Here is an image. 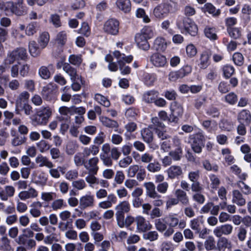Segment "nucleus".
Masks as SVG:
<instances>
[{"instance_id":"17","label":"nucleus","mask_w":251,"mask_h":251,"mask_svg":"<svg viewBox=\"0 0 251 251\" xmlns=\"http://www.w3.org/2000/svg\"><path fill=\"white\" fill-rule=\"evenodd\" d=\"M171 115L173 117V122H176L177 118L181 116L183 113V108L182 105L176 101L171 104Z\"/></svg>"},{"instance_id":"21","label":"nucleus","mask_w":251,"mask_h":251,"mask_svg":"<svg viewBox=\"0 0 251 251\" xmlns=\"http://www.w3.org/2000/svg\"><path fill=\"white\" fill-rule=\"evenodd\" d=\"M135 38L136 43L139 48L145 50L149 49L150 45L148 42V38L144 36L140 33L136 35Z\"/></svg>"},{"instance_id":"3","label":"nucleus","mask_w":251,"mask_h":251,"mask_svg":"<svg viewBox=\"0 0 251 251\" xmlns=\"http://www.w3.org/2000/svg\"><path fill=\"white\" fill-rule=\"evenodd\" d=\"M176 25L180 29H184L192 36H196L198 31L197 25L190 19L180 17L178 18Z\"/></svg>"},{"instance_id":"24","label":"nucleus","mask_w":251,"mask_h":251,"mask_svg":"<svg viewBox=\"0 0 251 251\" xmlns=\"http://www.w3.org/2000/svg\"><path fill=\"white\" fill-rule=\"evenodd\" d=\"M99 120L103 126L110 128H114L115 131H117L119 124L116 121L111 120L105 116H100Z\"/></svg>"},{"instance_id":"27","label":"nucleus","mask_w":251,"mask_h":251,"mask_svg":"<svg viewBox=\"0 0 251 251\" xmlns=\"http://www.w3.org/2000/svg\"><path fill=\"white\" fill-rule=\"evenodd\" d=\"M79 147L77 142L75 140H69L65 145V152L69 155H72L76 151Z\"/></svg>"},{"instance_id":"63","label":"nucleus","mask_w":251,"mask_h":251,"mask_svg":"<svg viewBox=\"0 0 251 251\" xmlns=\"http://www.w3.org/2000/svg\"><path fill=\"white\" fill-rule=\"evenodd\" d=\"M239 119L241 121H245L246 123H250L251 114L249 111L242 110L239 114Z\"/></svg>"},{"instance_id":"60","label":"nucleus","mask_w":251,"mask_h":251,"mask_svg":"<svg viewBox=\"0 0 251 251\" xmlns=\"http://www.w3.org/2000/svg\"><path fill=\"white\" fill-rule=\"evenodd\" d=\"M251 149L249 145L247 144L243 145L241 147V151L244 154V159L248 162H251V154H248L250 151Z\"/></svg>"},{"instance_id":"39","label":"nucleus","mask_w":251,"mask_h":251,"mask_svg":"<svg viewBox=\"0 0 251 251\" xmlns=\"http://www.w3.org/2000/svg\"><path fill=\"white\" fill-rule=\"evenodd\" d=\"M135 221L134 218L130 215H128L125 218V216L123 217L121 221L117 220V224L120 227H123L124 226L128 227L129 226L134 222Z\"/></svg>"},{"instance_id":"49","label":"nucleus","mask_w":251,"mask_h":251,"mask_svg":"<svg viewBox=\"0 0 251 251\" xmlns=\"http://www.w3.org/2000/svg\"><path fill=\"white\" fill-rule=\"evenodd\" d=\"M38 30V24L36 22H31L26 27L25 33L28 36L33 35Z\"/></svg>"},{"instance_id":"10","label":"nucleus","mask_w":251,"mask_h":251,"mask_svg":"<svg viewBox=\"0 0 251 251\" xmlns=\"http://www.w3.org/2000/svg\"><path fill=\"white\" fill-rule=\"evenodd\" d=\"M10 10L17 16H21L26 13V8L24 4V0H16L15 2H10Z\"/></svg>"},{"instance_id":"53","label":"nucleus","mask_w":251,"mask_h":251,"mask_svg":"<svg viewBox=\"0 0 251 251\" xmlns=\"http://www.w3.org/2000/svg\"><path fill=\"white\" fill-rule=\"evenodd\" d=\"M155 132L157 137L161 140H168L171 138V136L164 128H156Z\"/></svg>"},{"instance_id":"47","label":"nucleus","mask_w":251,"mask_h":251,"mask_svg":"<svg viewBox=\"0 0 251 251\" xmlns=\"http://www.w3.org/2000/svg\"><path fill=\"white\" fill-rule=\"evenodd\" d=\"M84 155H82L81 152L76 153L74 157V162L76 167H80L81 166H84L86 160Z\"/></svg>"},{"instance_id":"64","label":"nucleus","mask_w":251,"mask_h":251,"mask_svg":"<svg viewBox=\"0 0 251 251\" xmlns=\"http://www.w3.org/2000/svg\"><path fill=\"white\" fill-rule=\"evenodd\" d=\"M79 33L86 37H88L90 35V27H89L87 23H82V24H81V27L79 29Z\"/></svg>"},{"instance_id":"23","label":"nucleus","mask_w":251,"mask_h":251,"mask_svg":"<svg viewBox=\"0 0 251 251\" xmlns=\"http://www.w3.org/2000/svg\"><path fill=\"white\" fill-rule=\"evenodd\" d=\"M168 176L170 179L178 177L183 174L181 167L179 166L173 165L167 171Z\"/></svg>"},{"instance_id":"12","label":"nucleus","mask_w":251,"mask_h":251,"mask_svg":"<svg viewBox=\"0 0 251 251\" xmlns=\"http://www.w3.org/2000/svg\"><path fill=\"white\" fill-rule=\"evenodd\" d=\"M99 158L94 156L86 161L84 167L88 171V174H97L99 169Z\"/></svg>"},{"instance_id":"19","label":"nucleus","mask_w":251,"mask_h":251,"mask_svg":"<svg viewBox=\"0 0 251 251\" xmlns=\"http://www.w3.org/2000/svg\"><path fill=\"white\" fill-rule=\"evenodd\" d=\"M95 199L93 195H86L81 197L79 200V205L81 208L93 207L94 205Z\"/></svg>"},{"instance_id":"13","label":"nucleus","mask_w":251,"mask_h":251,"mask_svg":"<svg viewBox=\"0 0 251 251\" xmlns=\"http://www.w3.org/2000/svg\"><path fill=\"white\" fill-rule=\"evenodd\" d=\"M135 222H136L138 230L141 232H146L152 228V225L150 222L147 221L142 216L137 217L135 219Z\"/></svg>"},{"instance_id":"42","label":"nucleus","mask_w":251,"mask_h":251,"mask_svg":"<svg viewBox=\"0 0 251 251\" xmlns=\"http://www.w3.org/2000/svg\"><path fill=\"white\" fill-rule=\"evenodd\" d=\"M202 224V219L197 218L190 221V226L192 230H195L197 233H199L201 230V225Z\"/></svg>"},{"instance_id":"62","label":"nucleus","mask_w":251,"mask_h":251,"mask_svg":"<svg viewBox=\"0 0 251 251\" xmlns=\"http://www.w3.org/2000/svg\"><path fill=\"white\" fill-rule=\"evenodd\" d=\"M55 197L56 194L53 192H43L41 194V199L47 202L53 200Z\"/></svg>"},{"instance_id":"40","label":"nucleus","mask_w":251,"mask_h":251,"mask_svg":"<svg viewBox=\"0 0 251 251\" xmlns=\"http://www.w3.org/2000/svg\"><path fill=\"white\" fill-rule=\"evenodd\" d=\"M50 40V35L48 32H44L42 33L38 38V42L41 49L46 47Z\"/></svg>"},{"instance_id":"33","label":"nucleus","mask_w":251,"mask_h":251,"mask_svg":"<svg viewBox=\"0 0 251 251\" xmlns=\"http://www.w3.org/2000/svg\"><path fill=\"white\" fill-rule=\"evenodd\" d=\"M116 4L119 9L125 13L130 11L131 3L130 0H117Z\"/></svg>"},{"instance_id":"41","label":"nucleus","mask_w":251,"mask_h":251,"mask_svg":"<svg viewBox=\"0 0 251 251\" xmlns=\"http://www.w3.org/2000/svg\"><path fill=\"white\" fill-rule=\"evenodd\" d=\"M36 147L40 152L44 153L48 151L50 149L51 146L48 141L41 140L37 143Z\"/></svg>"},{"instance_id":"52","label":"nucleus","mask_w":251,"mask_h":251,"mask_svg":"<svg viewBox=\"0 0 251 251\" xmlns=\"http://www.w3.org/2000/svg\"><path fill=\"white\" fill-rule=\"evenodd\" d=\"M141 167V166L137 164L130 166L127 170V176L129 177H134L137 173H138V171Z\"/></svg>"},{"instance_id":"43","label":"nucleus","mask_w":251,"mask_h":251,"mask_svg":"<svg viewBox=\"0 0 251 251\" xmlns=\"http://www.w3.org/2000/svg\"><path fill=\"white\" fill-rule=\"evenodd\" d=\"M154 46L157 50L163 51L166 48L167 43L164 39L161 37H158L154 41Z\"/></svg>"},{"instance_id":"15","label":"nucleus","mask_w":251,"mask_h":251,"mask_svg":"<svg viewBox=\"0 0 251 251\" xmlns=\"http://www.w3.org/2000/svg\"><path fill=\"white\" fill-rule=\"evenodd\" d=\"M150 61L156 67H163L167 63L166 57L158 53L153 54L151 56Z\"/></svg>"},{"instance_id":"45","label":"nucleus","mask_w":251,"mask_h":251,"mask_svg":"<svg viewBox=\"0 0 251 251\" xmlns=\"http://www.w3.org/2000/svg\"><path fill=\"white\" fill-rule=\"evenodd\" d=\"M1 244L0 245V250L2 251H10L12 250L10 245V240L6 237L3 236L1 238Z\"/></svg>"},{"instance_id":"32","label":"nucleus","mask_w":251,"mask_h":251,"mask_svg":"<svg viewBox=\"0 0 251 251\" xmlns=\"http://www.w3.org/2000/svg\"><path fill=\"white\" fill-rule=\"evenodd\" d=\"M99 147L96 145H93L89 147L84 148L83 151V154L84 157L87 158L91 155L93 156L97 155L99 153Z\"/></svg>"},{"instance_id":"59","label":"nucleus","mask_w":251,"mask_h":251,"mask_svg":"<svg viewBox=\"0 0 251 251\" xmlns=\"http://www.w3.org/2000/svg\"><path fill=\"white\" fill-rule=\"evenodd\" d=\"M96 175L88 174V175L85 177L86 181L91 187H93L94 184H99V179L95 176Z\"/></svg>"},{"instance_id":"34","label":"nucleus","mask_w":251,"mask_h":251,"mask_svg":"<svg viewBox=\"0 0 251 251\" xmlns=\"http://www.w3.org/2000/svg\"><path fill=\"white\" fill-rule=\"evenodd\" d=\"M54 86L51 83H49L43 88L41 94L43 98L47 100L51 99L53 90Z\"/></svg>"},{"instance_id":"26","label":"nucleus","mask_w":251,"mask_h":251,"mask_svg":"<svg viewBox=\"0 0 251 251\" xmlns=\"http://www.w3.org/2000/svg\"><path fill=\"white\" fill-rule=\"evenodd\" d=\"M29 98V94L26 91L20 93L16 100V108L18 109L23 106V105L27 103Z\"/></svg>"},{"instance_id":"55","label":"nucleus","mask_w":251,"mask_h":251,"mask_svg":"<svg viewBox=\"0 0 251 251\" xmlns=\"http://www.w3.org/2000/svg\"><path fill=\"white\" fill-rule=\"evenodd\" d=\"M95 99L99 103L105 107H108L110 105V101L108 99L100 94H96L95 96Z\"/></svg>"},{"instance_id":"50","label":"nucleus","mask_w":251,"mask_h":251,"mask_svg":"<svg viewBox=\"0 0 251 251\" xmlns=\"http://www.w3.org/2000/svg\"><path fill=\"white\" fill-rule=\"evenodd\" d=\"M26 140V138L25 136L18 135L11 140V143L12 146L16 147L24 144Z\"/></svg>"},{"instance_id":"30","label":"nucleus","mask_w":251,"mask_h":251,"mask_svg":"<svg viewBox=\"0 0 251 251\" xmlns=\"http://www.w3.org/2000/svg\"><path fill=\"white\" fill-rule=\"evenodd\" d=\"M219 239L217 242V246L218 250H224L227 249L228 250H231L232 248V244L228 238L225 237H219Z\"/></svg>"},{"instance_id":"20","label":"nucleus","mask_w":251,"mask_h":251,"mask_svg":"<svg viewBox=\"0 0 251 251\" xmlns=\"http://www.w3.org/2000/svg\"><path fill=\"white\" fill-rule=\"evenodd\" d=\"M38 191L34 188L31 187L27 191H22L18 195L19 198L22 201H25L29 199H34L37 197Z\"/></svg>"},{"instance_id":"51","label":"nucleus","mask_w":251,"mask_h":251,"mask_svg":"<svg viewBox=\"0 0 251 251\" xmlns=\"http://www.w3.org/2000/svg\"><path fill=\"white\" fill-rule=\"evenodd\" d=\"M204 8L206 11L212 14L213 16H219L221 12L220 9H216L215 6L210 3H206L204 6Z\"/></svg>"},{"instance_id":"31","label":"nucleus","mask_w":251,"mask_h":251,"mask_svg":"<svg viewBox=\"0 0 251 251\" xmlns=\"http://www.w3.org/2000/svg\"><path fill=\"white\" fill-rule=\"evenodd\" d=\"M28 49L30 54L36 57L40 54L42 49L39 47L35 41H30L28 44Z\"/></svg>"},{"instance_id":"14","label":"nucleus","mask_w":251,"mask_h":251,"mask_svg":"<svg viewBox=\"0 0 251 251\" xmlns=\"http://www.w3.org/2000/svg\"><path fill=\"white\" fill-rule=\"evenodd\" d=\"M15 189L11 185H7L3 188L0 187V198L1 201H6L9 198L12 197L15 194Z\"/></svg>"},{"instance_id":"9","label":"nucleus","mask_w":251,"mask_h":251,"mask_svg":"<svg viewBox=\"0 0 251 251\" xmlns=\"http://www.w3.org/2000/svg\"><path fill=\"white\" fill-rule=\"evenodd\" d=\"M119 23L116 19H110L107 20L103 26L105 32L113 35H116L119 32Z\"/></svg>"},{"instance_id":"16","label":"nucleus","mask_w":251,"mask_h":251,"mask_svg":"<svg viewBox=\"0 0 251 251\" xmlns=\"http://www.w3.org/2000/svg\"><path fill=\"white\" fill-rule=\"evenodd\" d=\"M32 177L35 183L37 185L44 186L47 184L48 176L44 172L38 173L37 171H34L32 174Z\"/></svg>"},{"instance_id":"25","label":"nucleus","mask_w":251,"mask_h":251,"mask_svg":"<svg viewBox=\"0 0 251 251\" xmlns=\"http://www.w3.org/2000/svg\"><path fill=\"white\" fill-rule=\"evenodd\" d=\"M35 162L38 164L39 167H46L49 169L53 168V164L48 157L42 155H38L35 158Z\"/></svg>"},{"instance_id":"4","label":"nucleus","mask_w":251,"mask_h":251,"mask_svg":"<svg viewBox=\"0 0 251 251\" xmlns=\"http://www.w3.org/2000/svg\"><path fill=\"white\" fill-rule=\"evenodd\" d=\"M113 55L118 60L117 62L119 66V69L123 75H127L130 73L131 69L125 63H130L133 59L131 55L126 56L125 54H122L119 51L113 52Z\"/></svg>"},{"instance_id":"58","label":"nucleus","mask_w":251,"mask_h":251,"mask_svg":"<svg viewBox=\"0 0 251 251\" xmlns=\"http://www.w3.org/2000/svg\"><path fill=\"white\" fill-rule=\"evenodd\" d=\"M146 38L151 39L154 36V32L153 29L151 27L145 26L144 27L140 32Z\"/></svg>"},{"instance_id":"8","label":"nucleus","mask_w":251,"mask_h":251,"mask_svg":"<svg viewBox=\"0 0 251 251\" xmlns=\"http://www.w3.org/2000/svg\"><path fill=\"white\" fill-rule=\"evenodd\" d=\"M115 216L116 220L121 221L125 214L129 212L130 210V204L127 201H124L119 203L115 207Z\"/></svg>"},{"instance_id":"29","label":"nucleus","mask_w":251,"mask_h":251,"mask_svg":"<svg viewBox=\"0 0 251 251\" xmlns=\"http://www.w3.org/2000/svg\"><path fill=\"white\" fill-rule=\"evenodd\" d=\"M63 70L71 77L72 81L76 80L79 75L76 73V70L73 68L69 63H64L62 66Z\"/></svg>"},{"instance_id":"2","label":"nucleus","mask_w":251,"mask_h":251,"mask_svg":"<svg viewBox=\"0 0 251 251\" xmlns=\"http://www.w3.org/2000/svg\"><path fill=\"white\" fill-rule=\"evenodd\" d=\"M52 114L51 108L49 106H42L37 110L36 113L31 118L32 124L34 126H45Z\"/></svg>"},{"instance_id":"36","label":"nucleus","mask_w":251,"mask_h":251,"mask_svg":"<svg viewBox=\"0 0 251 251\" xmlns=\"http://www.w3.org/2000/svg\"><path fill=\"white\" fill-rule=\"evenodd\" d=\"M210 55L211 53L209 50H204L201 53L200 63L201 68L205 69L208 66V61Z\"/></svg>"},{"instance_id":"11","label":"nucleus","mask_w":251,"mask_h":251,"mask_svg":"<svg viewBox=\"0 0 251 251\" xmlns=\"http://www.w3.org/2000/svg\"><path fill=\"white\" fill-rule=\"evenodd\" d=\"M233 226L229 224H226L217 226L213 230V234L217 237H221L223 235H229L233 231Z\"/></svg>"},{"instance_id":"48","label":"nucleus","mask_w":251,"mask_h":251,"mask_svg":"<svg viewBox=\"0 0 251 251\" xmlns=\"http://www.w3.org/2000/svg\"><path fill=\"white\" fill-rule=\"evenodd\" d=\"M67 39V33L65 31H62L57 34L55 38V42L59 45L62 46L65 44Z\"/></svg>"},{"instance_id":"5","label":"nucleus","mask_w":251,"mask_h":251,"mask_svg":"<svg viewBox=\"0 0 251 251\" xmlns=\"http://www.w3.org/2000/svg\"><path fill=\"white\" fill-rule=\"evenodd\" d=\"M26 56V50L24 48H18L9 51L4 60L5 65H9L14 63L19 59L24 60Z\"/></svg>"},{"instance_id":"57","label":"nucleus","mask_w":251,"mask_h":251,"mask_svg":"<svg viewBox=\"0 0 251 251\" xmlns=\"http://www.w3.org/2000/svg\"><path fill=\"white\" fill-rule=\"evenodd\" d=\"M133 159L130 156H126V157L120 159L119 161V166L122 168L127 167L132 163Z\"/></svg>"},{"instance_id":"56","label":"nucleus","mask_w":251,"mask_h":251,"mask_svg":"<svg viewBox=\"0 0 251 251\" xmlns=\"http://www.w3.org/2000/svg\"><path fill=\"white\" fill-rule=\"evenodd\" d=\"M38 74L43 79H45L49 78L51 75L48 67L45 66H41L39 68Z\"/></svg>"},{"instance_id":"46","label":"nucleus","mask_w":251,"mask_h":251,"mask_svg":"<svg viewBox=\"0 0 251 251\" xmlns=\"http://www.w3.org/2000/svg\"><path fill=\"white\" fill-rule=\"evenodd\" d=\"M220 128L225 131H230L233 128L232 123L227 119H222L219 124Z\"/></svg>"},{"instance_id":"61","label":"nucleus","mask_w":251,"mask_h":251,"mask_svg":"<svg viewBox=\"0 0 251 251\" xmlns=\"http://www.w3.org/2000/svg\"><path fill=\"white\" fill-rule=\"evenodd\" d=\"M147 170L151 172H159L161 169L160 164L157 162H150L147 167Z\"/></svg>"},{"instance_id":"28","label":"nucleus","mask_w":251,"mask_h":251,"mask_svg":"<svg viewBox=\"0 0 251 251\" xmlns=\"http://www.w3.org/2000/svg\"><path fill=\"white\" fill-rule=\"evenodd\" d=\"M42 207V204L39 201H35L30 205L31 208L29 213L34 218H37L41 215V212L40 208Z\"/></svg>"},{"instance_id":"44","label":"nucleus","mask_w":251,"mask_h":251,"mask_svg":"<svg viewBox=\"0 0 251 251\" xmlns=\"http://www.w3.org/2000/svg\"><path fill=\"white\" fill-rule=\"evenodd\" d=\"M215 240L212 236H209L204 242V246L207 251L214 250L216 249Z\"/></svg>"},{"instance_id":"18","label":"nucleus","mask_w":251,"mask_h":251,"mask_svg":"<svg viewBox=\"0 0 251 251\" xmlns=\"http://www.w3.org/2000/svg\"><path fill=\"white\" fill-rule=\"evenodd\" d=\"M143 186L146 189V195L149 198L154 199L160 197V195L155 190V186L153 182H145Z\"/></svg>"},{"instance_id":"38","label":"nucleus","mask_w":251,"mask_h":251,"mask_svg":"<svg viewBox=\"0 0 251 251\" xmlns=\"http://www.w3.org/2000/svg\"><path fill=\"white\" fill-rule=\"evenodd\" d=\"M158 96V93L155 91H149L143 95L144 100L147 103L154 102Z\"/></svg>"},{"instance_id":"37","label":"nucleus","mask_w":251,"mask_h":251,"mask_svg":"<svg viewBox=\"0 0 251 251\" xmlns=\"http://www.w3.org/2000/svg\"><path fill=\"white\" fill-rule=\"evenodd\" d=\"M143 140L147 143H151L153 140V134L149 128H145L141 131Z\"/></svg>"},{"instance_id":"35","label":"nucleus","mask_w":251,"mask_h":251,"mask_svg":"<svg viewBox=\"0 0 251 251\" xmlns=\"http://www.w3.org/2000/svg\"><path fill=\"white\" fill-rule=\"evenodd\" d=\"M232 202L238 205L243 206L246 203V201L242 195L238 190H234L232 192Z\"/></svg>"},{"instance_id":"54","label":"nucleus","mask_w":251,"mask_h":251,"mask_svg":"<svg viewBox=\"0 0 251 251\" xmlns=\"http://www.w3.org/2000/svg\"><path fill=\"white\" fill-rule=\"evenodd\" d=\"M204 34L208 38L211 40H216L217 38L215 29L214 28L206 27L204 29Z\"/></svg>"},{"instance_id":"1","label":"nucleus","mask_w":251,"mask_h":251,"mask_svg":"<svg viewBox=\"0 0 251 251\" xmlns=\"http://www.w3.org/2000/svg\"><path fill=\"white\" fill-rule=\"evenodd\" d=\"M155 226L159 231L164 232L163 235L168 238L174 233V228L178 226L179 228L183 229L186 226V222L184 219H179L176 214H170L164 218L157 219Z\"/></svg>"},{"instance_id":"6","label":"nucleus","mask_w":251,"mask_h":251,"mask_svg":"<svg viewBox=\"0 0 251 251\" xmlns=\"http://www.w3.org/2000/svg\"><path fill=\"white\" fill-rule=\"evenodd\" d=\"M191 147L194 151L199 153L204 146V137L201 133H198L190 136Z\"/></svg>"},{"instance_id":"7","label":"nucleus","mask_w":251,"mask_h":251,"mask_svg":"<svg viewBox=\"0 0 251 251\" xmlns=\"http://www.w3.org/2000/svg\"><path fill=\"white\" fill-rule=\"evenodd\" d=\"M173 11L172 5L169 3H163L156 6L153 10V15L158 19H161L166 17L168 14Z\"/></svg>"},{"instance_id":"22","label":"nucleus","mask_w":251,"mask_h":251,"mask_svg":"<svg viewBox=\"0 0 251 251\" xmlns=\"http://www.w3.org/2000/svg\"><path fill=\"white\" fill-rule=\"evenodd\" d=\"M175 196L180 202L184 206H188L189 204V199L187 193L181 189H177L175 191Z\"/></svg>"}]
</instances>
